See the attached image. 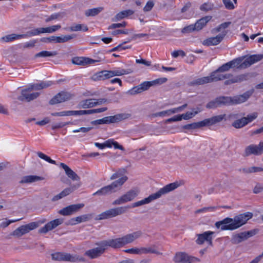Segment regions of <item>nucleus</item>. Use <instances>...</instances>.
<instances>
[{"label": "nucleus", "instance_id": "nucleus-8", "mask_svg": "<svg viewBox=\"0 0 263 263\" xmlns=\"http://www.w3.org/2000/svg\"><path fill=\"white\" fill-rule=\"evenodd\" d=\"M131 116V114L129 113L118 114L114 116H107L100 119L92 121L91 123L93 125H98L118 123L128 119Z\"/></svg>", "mask_w": 263, "mask_h": 263}, {"label": "nucleus", "instance_id": "nucleus-10", "mask_svg": "<svg viewBox=\"0 0 263 263\" xmlns=\"http://www.w3.org/2000/svg\"><path fill=\"white\" fill-rule=\"evenodd\" d=\"M139 194V190L134 189L129 190L112 202L113 205H120L135 199Z\"/></svg>", "mask_w": 263, "mask_h": 263}, {"label": "nucleus", "instance_id": "nucleus-57", "mask_svg": "<svg viewBox=\"0 0 263 263\" xmlns=\"http://www.w3.org/2000/svg\"><path fill=\"white\" fill-rule=\"evenodd\" d=\"M229 62L225 63L216 69V71H220L221 73L229 71L230 69Z\"/></svg>", "mask_w": 263, "mask_h": 263}, {"label": "nucleus", "instance_id": "nucleus-38", "mask_svg": "<svg viewBox=\"0 0 263 263\" xmlns=\"http://www.w3.org/2000/svg\"><path fill=\"white\" fill-rule=\"evenodd\" d=\"M88 30V27L84 24H73L69 28V30L70 31H83L85 32L87 31Z\"/></svg>", "mask_w": 263, "mask_h": 263}, {"label": "nucleus", "instance_id": "nucleus-40", "mask_svg": "<svg viewBox=\"0 0 263 263\" xmlns=\"http://www.w3.org/2000/svg\"><path fill=\"white\" fill-rule=\"evenodd\" d=\"M108 71L109 78H112L114 76H121L128 73L126 70L123 69L108 70Z\"/></svg>", "mask_w": 263, "mask_h": 263}, {"label": "nucleus", "instance_id": "nucleus-21", "mask_svg": "<svg viewBox=\"0 0 263 263\" xmlns=\"http://www.w3.org/2000/svg\"><path fill=\"white\" fill-rule=\"evenodd\" d=\"M80 184H77L73 185H71L69 187H67L63 191H62L59 194L54 196L51 199L52 201L55 202L57 201L61 198L68 195L73 191L77 189L79 187Z\"/></svg>", "mask_w": 263, "mask_h": 263}, {"label": "nucleus", "instance_id": "nucleus-32", "mask_svg": "<svg viewBox=\"0 0 263 263\" xmlns=\"http://www.w3.org/2000/svg\"><path fill=\"white\" fill-rule=\"evenodd\" d=\"M140 255L148 253H153L157 255L162 254V253L156 249V247L154 245L149 247H141L140 248Z\"/></svg>", "mask_w": 263, "mask_h": 263}, {"label": "nucleus", "instance_id": "nucleus-29", "mask_svg": "<svg viewBox=\"0 0 263 263\" xmlns=\"http://www.w3.org/2000/svg\"><path fill=\"white\" fill-rule=\"evenodd\" d=\"M211 16H205L198 20L194 24L196 27V31H199L203 28L204 26L212 19Z\"/></svg>", "mask_w": 263, "mask_h": 263}, {"label": "nucleus", "instance_id": "nucleus-37", "mask_svg": "<svg viewBox=\"0 0 263 263\" xmlns=\"http://www.w3.org/2000/svg\"><path fill=\"white\" fill-rule=\"evenodd\" d=\"M103 10V7H98L88 9L85 11V14L86 16H95L100 13Z\"/></svg>", "mask_w": 263, "mask_h": 263}, {"label": "nucleus", "instance_id": "nucleus-59", "mask_svg": "<svg viewBox=\"0 0 263 263\" xmlns=\"http://www.w3.org/2000/svg\"><path fill=\"white\" fill-rule=\"evenodd\" d=\"M263 191V184H261L258 183L256 184L254 189L253 190V192L254 194H258Z\"/></svg>", "mask_w": 263, "mask_h": 263}, {"label": "nucleus", "instance_id": "nucleus-19", "mask_svg": "<svg viewBox=\"0 0 263 263\" xmlns=\"http://www.w3.org/2000/svg\"><path fill=\"white\" fill-rule=\"evenodd\" d=\"M233 75L231 73L223 74L220 71H216V70L210 73L209 77L210 82H217L230 78Z\"/></svg>", "mask_w": 263, "mask_h": 263}, {"label": "nucleus", "instance_id": "nucleus-31", "mask_svg": "<svg viewBox=\"0 0 263 263\" xmlns=\"http://www.w3.org/2000/svg\"><path fill=\"white\" fill-rule=\"evenodd\" d=\"M210 79L208 76L204 77L202 78H198L188 83V85L190 86H195L201 85H204L205 84L209 83Z\"/></svg>", "mask_w": 263, "mask_h": 263}, {"label": "nucleus", "instance_id": "nucleus-26", "mask_svg": "<svg viewBox=\"0 0 263 263\" xmlns=\"http://www.w3.org/2000/svg\"><path fill=\"white\" fill-rule=\"evenodd\" d=\"M134 13V11L131 9H128L120 11L112 19L113 22H117L121 21L122 19L126 18L129 16L133 15Z\"/></svg>", "mask_w": 263, "mask_h": 263}, {"label": "nucleus", "instance_id": "nucleus-9", "mask_svg": "<svg viewBox=\"0 0 263 263\" xmlns=\"http://www.w3.org/2000/svg\"><path fill=\"white\" fill-rule=\"evenodd\" d=\"M52 259L57 261H66L71 262H84L85 259L78 255H72L69 253L56 252L51 254Z\"/></svg>", "mask_w": 263, "mask_h": 263}, {"label": "nucleus", "instance_id": "nucleus-2", "mask_svg": "<svg viewBox=\"0 0 263 263\" xmlns=\"http://www.w3.org/2000/svg\"><path fill=\"white\" fill-rule=\"evenodd\" d=\"M253 217L251 212H246L235 216L233 218H226L215 223V227L221 230H234L241 227Z\"/></svg>", "mask_w": 263, "mask_h": 263}, {"label": "nucleus", "instance_id": "nucleus-33", "mask_svg": "<svg viewBox=\"0 0 263 263\" xmlns=\"http://www.w3.org/2000/svg\"><path fill=\"white\" fill-rule=\"evenodd\" d=\"M239 171L244 174H250L263 172V168L261 167L252 166L248 168H241L239 170Z\"/></svg>", "mask_w": 263, "mask_h": 263}, {"label": "nucleus", "instance_id": "nucleus-55", "mask_svg": "<svg viewBox=\"0 0 263 263\" xmlns=\"http://www.w3.org/2000/svg\"><path fill=\"white\" fill-rule=\"evenodd\" d=\"M225 8L228 10H233L235 7L231 0H222Z\"/></svg>", "mask_w": 263, "mask_h": 263}, {"label": "nucleus", "instance_id": "nucleus-54", "mask_svg": "<svg viewBox=\"0 0 263 263\" xmlns=\"http://www.w3.org/2000/svg\"><path fill=\"white\" fill-rule=\"evenodd\" d=\"M90 114V110H70V116Z\"/></svg>", "mask_w": 263, "mask_h": 263}, {"label": "nucleus", "instance_id": "nucleus-18", "mask_svg": "<svg viewBox=\"0 0 263 263\" xmlns=\"http://www.w3.org/2000/svg\"><path fill=\"white\" fill-rule=\"evenodd\" d=\"M63 222V221L61 219H56L52 220L46 224L43 227L41 228L39 230V232L40 233L45 234L61 224Z\"/></svg>", "mask_w": 263, "mask_h": 263}, {"label": "nucleus", "instance_id": "nucleus-63", "mask_svg": "<svg viewBox=\"0 0 263 263\" xmlns=\"http://www.w3.org/2000/svg\"><path fill=\"white\" fill-rule=\"evenodd\" d=\"M154 6V3L152 1H148L147 2L146 5L143 8L144 12H147L151 11Z\"/></svg>", "mask_w": 263, "mask_h": 263}, {"label": "nucleus", "instance_id": "nucleus-13", "mask_svg": "<svg viewBox=\"0 0 263 263\" xmlns=\"http://www.w3.org/2000/svg\"><path fill=\"white\" fill-rule=\"evenodd\" d=\"M214 232L212 231H206L202 234H197V239L196 242L198 245H202L206 242L210 246H213V238Z\"/></svg>", "mask_w": 263, "mask_h": 263}, {"label": "nucleus", "instance_id": "nucleus-24", "mask_svg": "<svg viewBox=\"0 0 263 263\" xmlns=\"http://www.w3.org/2000/svg\"><path fill=\"white\" fill-rule=\"evenodd\" d=\"M60 165L64 170L66 175L69 178L71 179L72 180H80V177L66 164L64 163H61Z\"/></svg>", "mask_w": 263, "mask_h": 263}, {"label": "nucleus", "instance_id": "nucleus-45", "mask_svg": "<svg viewBox=\"0 0 263 263\" xmlns=\"http://www.w3.org/2000/svg\"><path fill=\"white\" fill-rule=\"evenodd\" d=\"M126 172V170L125 168H120L119 169L116 173H114L110 177V179L111 180H115L119 178V179L121 178L122 177L126 176L124 175V174Z\"/></svg>", "mask_w": 263, "mask_h": 263}, {"label": "nucleus", "instance_id": "nucleus-30", "mask_svg": "<svg viewBox=\"0 0 263 263\" xmlns=\"http://www.w3.org/2000/svg\"><path fill=\"white\" fill-rule=\"evenodd\" d=\"M44 178L42 177L35 176V175H29L24 176L21 181H20V183H32L34 182H36L41 180H43Z\"/></svg>", "mask_w": 263, "mask_h": 263}, {"label": "nucleus", "instance_id": "nucleus-39", "mask_svg": "<svg viewBox=\"0 0 263 263\" xmlns=\"http://www.w3.org/2000/svg\"><path fill=\"white\" fill-rule=\"evenodd\" d=\"M41 31H42L41 28L32 29L31 30L27 31L25 34H21V38H26L28 37H31L32 36L39 35L41 33H42V32H41Z\"/></svg>", "mask_w": 263, "mask_h": 263}, {"label": "nucleus", "instance_id": "nucleus-7", "mask_svg": "<svg viewBox=\"0 0 263 263\" xmlns=\"http://www.w3.org/2000/svg\"><path fill=\"white\" fill-rule=\"evenodd\" d=\"M167 79L166 78H161L156 79L152 81H145L140 84L133 87L127 91V93L130 95H135L140 93L144 91L148 90L151 86L157 84H162L165 83Z\"/></svg>", "mask_w": 263, "mask_h": 263}, {"label": "nucleus", "instance_id": "nucleus-56", "mask_svg": "<svg viewBox=\"0 0 263 263\" xmlns=\"http://www.w3.org/2000/svg\"><path fill=\"white\" fill-rule=\"evenodd\" d=\"M55 38H56V36L44 37L41 38L40 41L42 42L46 43H56Z\"/></svg>", "mask_w": 263, "mask_h": 263}, {"label": "nucleus", "instance_id": "nucleus-42", "mask_svg": "<svg viewBox=\"0 0 263 263\" xmlns=\"http://www.w3.org/2000/svg\"><path fill=\"white\" fill-rule=\"evenodd\" d=\"M20 39H22L21 34H11L2 37L1 40L5 42H9Z\"/></svg>", "mask_w": 263, "mask_h": 263}, {"label": "nucleus", "instance_id": "nucleus-5", "mask_svg": "<svg viewBox=\"0 0 263 263\" xmlns=\"http://www.w3.org/2000/svg\"><path fill=\"white\" fill-rule=\"evenodd\" d=\"M244 59V57H241L229 62L230 68L242 69L249 67L261 60L263 59V54H253L247 57L245 60Z\"/></svg>", "mask_w": 263, "mask_h": 263}, {"label": "nucleus", "instance_id": "nucleus-53", "mask_svg": "<svg viewBox=\"0 0 263 263\" xmlns=\"http://www.w3.org/2000/svg\"><path fill=\"white\" fill-rule=\"evenodd\" d=\"M199 122H194L191 124H188L184 125L182 126L183 129H194L200 128V124H199Z\"/></svg>", "mask_w": 263, "mask_h": 263}, {"label": "nucleus", "instance_id": "nucleus-36", "mask_svg": "<svg viewBox=\"0 0 263 263\" xmlns=\"http://www.w3.org/2000/svg\"><path fill=\"white\" fill-rule=\"evenodd\" d=\"M76 35L75 34L65 35L57 36L55 38L56 43H62L68 42L70 40L75 37Z\"/></svg>", "mask_w": 263, "mask_h": 263}, {"label": "nucleus", "instance_id": "nucleus-15", "mask_svg": "<svg viewBox=\"0 0 263 263\" xmlns=\"http://www.w3.org/2000/svg\"><path fill=\"white\" fill-rule=\"evenodd\" d=\"M226 116V114L213 116L211 118L199 121V124H200V128L206 126L213 125L221 122L225 118Z\"/></svg>", "mask_w": 263, "mask_h": 263}, {"label": "nucleus", "instance_id": "nucleus-16", "mask_svg": "<svg viewBox=\"0 0 263 263\" xmlns=\"http://www.w3.org/2000/svg\"><path fill=\"white\" fill-rule=\"evenodd\" d=\"M99 247L88 250L85 252V255L91 259H94L100 257L105 252V247L101 245V241L96 243Z\"/></svg>", "mask_w": 263, "mask_h": 263}, {"label": "nucleus", "instance_id": "nucleus-35", "mask_svg": "<svg viewBox=\"0 0 263 263\" xmlns=\"http://www.w3.org/2000/svg\"><path fill=\"white\" fill-rule=\"evenodd\" d=\"M246 75H239L232 79L229 78V79L225 81L224 83L226 85H228L233 83L240 82L243 81L244 80H246Z\"/></svg>", "mask_w": 263, "mask_h": 263}, {"label": "nucleus", "instance_id": "nucleus-4", "mask_svg": "<svg viewBox=\"0 0 263 263\" xmlns=\"http://www.w3.org/2000/svg\"><path fill=\"white\" fill-rule=\"evenodd\" d=\"M249 97L250 95L247 93L234 97L220 96L208 102L206 107L208 109H215L222 106L240 104L245 102Z\"/></svg>", "mask_w": 263, "mask_h": 263}, {"label": "nucleus", "instance_id": "nucleus-25", "mask_svg": "<svg viewBox=\"0 0 263 263\" xmlns=\"http://www.w3.org/2000/svg\"><path fill=\"white\" fill-rule=\"evenodd\" d=\"M108 79V71L106 70L98 72L91 77V79L94 81H104Z\"/></svg>", "mask_w": 263, "mask_h": 263}, {"label": "nucleus", "instance_id": "nucleus-61", "mask_svg": "<svg viewBox=\"0 0 263 263\" xmlns=\"http://www.w3.org/2000/svg\"><path fill=\"white\" fill-rule=\"evenodd\" d=\"M257 117V115L256 113H253L252 114L248 115L246 117H243L246 120V121L247 122V124L251 122H252L253 120L255 119Z\"/></svg>", "mask_w": 263, "mask_h": 263}, {"label": "nucleus", "instance_id": "nucleus-58", "mask_svg": "<svg viewBox=\"0 0 263 263\" xmlns=\"http://www.w3.org/2000/svg\"><path fill=\"white\" fill-rule=\"evenodd\" d=\"M127 23L125 22H123L121 23H116V24H112L111 25H110L108 29H113L117 28H120V27H124L126 26Z\"/></svg>", "mask_w": 263, "mask_h": 263}, {"label": "nucleus", "instance_id": "nucleus-11", "mask_svg": "<svg viewBox=\"0 0 263 263\" xmlns=\"http://www.w3.org/2000/svg\"><path fill=\"white\" fill-rule=\"evenodd\" d=\"M39 224L40 223L38 222H32L25 225L21 226L12 232V235L20 237L30 231L39 227Z\"/></svg>", "mask_w": 263, "mask_h": 263}, {"label": "nucleus", "instance_id": "nucleus-23", "mask_svg": "<svg viewBox=\"0 0 263 263\" xmlns=\"http://www.w3.org/2000/svg\"><path fill=\"white\" fill-rule=\"evenodd\" d=\"M39 95V92L28 93L27 89H23L21 91V95L18 97V100L21 101L30 102L37 98Z\"/></svg>", "mask_w": 263, "mask_h": 263}, {"label": "nucleus", "instance_id": "nucleus-52", "mask_svg": "<svg viewBox=\"0 0 263 263\" xmlns=\"http://www.w3.org/2000/svg\"><path fill=\"white\" fill-rule=\"evenodd\" d=\"M194 31H196V27H195L194 24H191L183 28L181 30V32L183 34H187Z\"/></svg>", "mask_w": 263, "mask_h": 263}, {"label": "nucleus", "instance_id": "nucleus-51", "mask_svg": "<svg viewBox=\"0 0 263 263\" xmlns=\"http://www.w3.org/2000/svg\"><path fill=\"white\" fill-rule=\"evenodd\" d=\"M37 155L40 158L44 159L48 162L53 164H56V162L54 160H52L49 157L47 156L43 153L39 152L37 153Z\"/></svg>", "mask_w": 263, "mask_h": 263}, {"label": "nucleus", "instance_id": "nucleus-44", "mask_svg": "<svg viewBox=\"0 0 263 263\" xmlns=\"http://www.w3.org/2000/svg\"><path fill=\"white\" fill-rule=\"evenodd\" d=\"M246 120L243 117L236 120L232 123V125L236 128H242L247 125V122L246 121Z\"/></svg>", "mask_w": 263, "mask_h": 263}, {"label": "nucleus", "instance_id": "nucleus-17", "mask_svg": "<svg viewBox=\"0 0 263 263\" xmlns=\"http://www.w3.org/2000/svg\"><path fill=\"white\" fill-rule=\"evenodd\" d=\"M72 95L67 92L62 91L58 93L53 98H52L49 101L50 105H54L58 103H60L66 101L70 99Z\"/></svg>", "mask_w": 263, "mask_h": 263}, {"label": "nucleus", "instance_id": "nucleus-22", "mask_svg": "<svg viewBox=\"0 0 263 263\" xmlns=\"http://www.w3.org/2000/svg\"><path fill=\"white\" fill-rule=\"evenodd\" d=\"M193 258L183 252H177L176 253L173 260L175 263H192Z\"/></svg>", "mask_w": 263, "mask_h": 263}, {"label": "nucleus", "instance_id": "nucleus-43", "mask_svg": "<svg viewBox=\"0 0 263 263\" xmlns=\"http://www.w3.org/2000/svg\"><path fill=\"white\" fill-rule=\"evenodd\" d=\"M61 28V25H53L50 27H46V28H41L42 33H53L59 30Z\"/></svg>", "mask_w": 263, "mask_h": 263}, {"label": "nucleus", "instance_id": "nucleus-50", "mask_svg": "<svg viewBox=\"0 0 263 263\" xmlns=\"http://www.w3.org/2000/svg\"><path fill=\"white\" fill-rule=\"evenodd\" d=\"M172 114H173L172 109L163 110L162 111H160L158 112H156L152 115L153 117H164L165 116H170Z\"/></svg>", "mask_w": 263, "mask_h": 263}, {"label": "nucleus", "instance_id": "nucleus-41", "mask_svg": "<svg viewBox=\"0 0 263 263\" xmlns=\"http://www.w3.org/2000/svg\"><path fill=\"white\" fill-rule=\"evenodd\" d=\"M58 54V52L56 51H42L35 54V58H46L49 57H54Z\"/></svg>", "mask_w": 263, "mask_h": 263}, {"label": "nucleus", "instance_id": "nucleus-12", "mask_svg": "<svg viewBox=\"0 0 263 263\" xmlns=\"http://www.w3.org/2000/svg\"><path fill=\"white\" fill-rule=\"evenodd\" d=\"M258 232L257 230L254 229L247 232L238 233L232 236L231 241L233 244H238L248 238L255 235Z\"/></svg>", "mask_w": 263, "mask_h": 263}, {"label": "nucleus", "instance_id": "nucleus-6", "mask_svg": "<svg viewBox=\"0 0 263 263\" xmlns=\"http://www.w3.org/2000/svg\"><path fill=\"white\" fill-rule=\"evenodd\" d=\"M128 180L127 176H123L105 186L93 194V196H106L116 193L121 190L122 185Z\"/></svg>", "mask_w": 263, "mask_h": 263}, {"label": "nucleus", "instance_id": "nucleus-46", "mask_svg": "<svg viewBox=\"0 0 263 263\" xmlns=\"http://www.w3.org/2000/svg\"><path fill=\"white\" fill-rule=\"evenodd\" d=\"M65 15V13L63 12H58L51 14L50 16L45 20L46 23L49 22L52 20L61 19Z\"/></svg>", "mask_w": 263, "mask_h": 263}, {"label": "nucleus", "instance_id": "nucleus-47", "mask_svg": "<svg viewBox=\"0 0 263 263\" xmlns=\"http://www.w3.org/2000/svg\"><path fill=\"white\" fill-rule=\"evenodd\" d=\"M214 5L211 2L204 3L200 7V9L203 11H209L213 9Z\"/></svg>", "mask_w": 263, "mask_h": 263}, {"label": "nucleus", "instance_id": "nucleus-62", "mask_svg": "<svg viewBox=\"0 0 263 263\" xmlns=\"http://www.w3.org/2000/svg\"><path fill=\"white\" fill-rule=\"evenodd\" d=\"M53 84L51 81H42L39 83L41 89L48 87Z\"/></svg>", "mask_w": 263, "mask_h": 263}, {"label": "nucleus", "instance_id": "nucleus-28", "mask_svg": "<svg viewBox=\"0 0 263 263\" xmlns=\"http://www.w3.org/2000/svg\"><path fill=\"white\" fill-rule=\"evenodd\" d=\"M96 106L95 99H88L81 101L78 105L79 108H89Z\"/></svg>", "mask_w": 263, "mask_h": 263}, {"label": "nucleus", "instance_id": "nucleus-3", "mask_svg": "<svg viewBox=\"0 0 263 263\" xmlns=\"http://www.w3.org/2000/svg\"><path fill=\"white\" fill-rule=\"evenodd\" d=\"M142 235V232L138 231L130 234H128L122 237L101 241V245L102 247H105V250L108 247L115 249H119L127 244L133 242L136 239L140 238Z\"/></svg>", "mask_w": 263, "mask_h": 263}, {"label": "nucleus", "instance_id": "nucleus-14", "mask_svg": "<svg viewBox=\"0 0 263 263\" xmlns=\"http://www.w3.org/2000/svg\"><path fill=\"white\" fill-rule=\"evenodd\" d=\"M84 206L83 203L71 204L60 210L58 213L63 216H70L78 212Z\"/></svg>", "mask_w": 263, "mask_h": 263}, {"label": "nucleus", "instance_id": "nucleus-60", "mask_svg": "<svg viewBox=\"0 0 263 263\" xmlns=\"http://www.w3.org/2000/svg\"><path fill=\"white\" fill-rule=\"evenodd\" d=\"M51 115L52 116H70V110L53 112Z\"/></svg>", "mask_w": 263, "mask_h": 263}, {"label": "nucleus", "instance_id": "nucleus-1", "mask_svg": "<svg viewBox=\"0 0 263 263\" xmlns=\"http://www.w3.org/2000/svg\"><path fill=\"white\" fill-rule=\"evenodd\" d=\"M180 185V184L177 181L167 184L163 187L160 189L156 193L150 195L148 197L145 198L140 201L133 203L131 206H125L110 209L100 214L96 219L103 220L109 219L118 215H122L126 212L127 209L130 208L138 207L144 204H148L153 200L160 198L162 195L166 194L169 192L175 190Z\"/></svg>", "mask_w": 263, "mask_h": 263}, {"label": "nucleus", "instance_id": "nucleus-64", "mask_svg": "<svg viewBox=\"0 0 263 263\" xmlns=\"http://www.w3.org/2000/svg\"><path fill=\"white\" fill-rule=\"evenodd\" d=\"M172 55L175 58H177L179 55L183 57L185 55V53L181 50H175L172 53Z\"/></svg>", "mask_w": 263, "mask_h": 263}, {"label": "nucleus", "instance_id": "nucleus-48", "mask_svg": "<svg viewBox=\"0 0 263 263\" xmlns=\"http://www.w3.org/2000/svg\"><path fill=\"white\" fill-rule=\"evenodd\" d=\"M219 206H209L204 207L196 210L195 213V214H199L201 213H206L208 212H213L215 210L218 209Z\"/></svg>", "mask_w": 263, "mask_h": 263}, {"label": "nucleus", "instance_id": "nucleus-27", "mask_svg": "<svg viewBox=\"0 0 263 263\" xmlns=\"http://www.w3.org/2000/svg\"><path fill=\"white\" fill-rule=\"evenodd\" d=\"M92 216L93 214H88L73 218L70 220V224L74 225L82 222L87 221L92 218Z\"/></svg>", "mask_w": 263, "mask_h": 263}, {"label": "nucleus", "instance_id": "nucleus-20", "mask_svg": "<svg viewBox=\"0 0 263 263\" xmlns=\"http://www.w3.org/2000/svg\"><path fill=\"white\" fill-rule=\"evenodd\" d=\"M227 34V32H224L222 34H219L215 37H211L204 40L203 44L206 46H214L219 44Z\"/></svg>", "mask_w": 263, "mask_h": 263}, {"label": "nucleus", "instance_id": "nucleus-49", "mask_svg": "<svg viewBox=\"0 0 263 263\" xmlns=\"http://www.w3.org/2000/svg\"><path fill=\"white\" fill-rule=\"evenodd\" d=\"M85 57H75L72 59V63L78 65H86Z\"/></svg>", "mask_w": 263, "mask_h": 263}, {"label": "nucleus", "instance_id": "nucleus-34", "mask_svg": "<svg viewBox=\"0 0 263 263\" xmlns=\"http://www.w3.org/2000/svg\"><path fill=\"white\" fill-rule=\"evenodd\" d=\"M251 155H258L256 145L251 144L246 147L245 156H248Z\"/></svg>", "mask_w": 263, "mask_h": 263}]
</instances>
